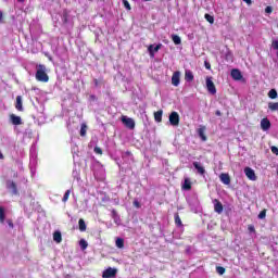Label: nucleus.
Here are the masks:
<instances>
[{
  "instance_id": "nucleus-18",
  "label": "nucleus",
  "mask_w": 278,
  "mask_h": 278,
  "mask_svg": "<svg viewBox=\"0 0 278 278\" xmlns=\"http://www.w3.org/2000/svg\"><path fill=\"white\" fill-rule=\"evenodd\" d=\"M163 114H164V111H162V110H159V111L154 112V121L156 123H162Z\"/></svg>"
},
{
  "instance_id": "nucleus-45",
  "label": "nucleus",
  "mask_w": 278,
  "mask_h": 278,
  "mask_svg": "<svg viewBox=\"0 0 278 278\" xmlns=\"http://www.w3.org/2000/svg\"><path fill=\"white\" fill-rule=\"evenodd\" d=\"M0 23H3V12L0 11Z\"/></svg>"
},
{
  "instance_id": "nucleus-15",
  "label": "nucleus",
  "mask_w": 278,
  "mask_h": 278,
  "mask_svg": "<svg viewBox=\"0 0 278 278\" xmlns=\"http://www.w3.org/2000/svg\"><path fill=\"white\" fill-rule=\"evenodd\" d=\"M193 168H195V170H198L199 175H205V167H203L201 165V163L199 162H193Z\"/></svg>"
},
{
  "instance_id": "nucleus-44",
  "label": "nucleus",
  "mask_w": 278,
  "mask_h": 278,
  "mask_svg": "<svg viewBox=\"0 0 278 278\" xmlns=\"http://www.w3.org/2000/svg\"><path fill=\"white\" fill-rule=\"evenodd\" d=\"M93 84H94L96 88H99V79L94 78Z\"/></svg>"
},
{
  "instance_id": "nucleus-38",
  "label": "nucleus",
  "mask_w": 278,
  "mask_h": 278,
  "mask_svg": "<svg viewBox=\"0 0 278 278\" xmlns=\"http://www.w3.org/2000/svg\"><path fill=\"white\" fill-rule=\"evenodd\" d=\"M248 231H250V233H255V226L249 225L248 226Z\"/></svg>"
},
{
  "instance_id": "nucleus-10",
  "label": "nucleus",
  "mask_w": 278,
  "mask_h": 278,
  "mask_svg": "<svg viewBox=\"0 0 278 278\" xmlns=\"http://www.w3.org/2000/svg\"><path fill=\"white\" fill-rule=\"evenodd\" d=\"M261 129H263V131H268V129H270V119H268V117L261 121Z\"/></svg>"
},
{
  "instance_id": "nucleus-49",
  "label": "nucleus",
  "mask_w": 278,
  "mask_h": 278,
  "mask_svg": "<svg viewBox=\"0 0 278 278\" xmlns=\"http://www.w3.org/2000/svg\"><path fill=\"white\" fill-rule=\"evenodd\" d=\"M0 160H3V153L0 151Z\"/></svg>"
},
{
  "instance_id": "nucleus-36",
  "label": "nucleus",
  "mask_w": 278,
  "mask_h": 278,
  "mask_svg": "<svg viewBox=\"0 0 278 278\" xmlns=\"http://www.w3.org/2000/svg\"><path fill=\"white\" fill-rule=\"evenodd\" d=\"M216 270H217L218 275H225V267H223V266H217V267H216Z\"/></svg>"
},
{
  "instance_id": "nucleus-20",
  "label": "nucleus",
  "mask_w": 278,
  "mask_h": 278,
  "mask_svg": "<svg viewBox=\"0 0 278 278\" xmlns=\"http://www.w3.org/2000/svg\"><path fill=\"white\" fill-rule=\"evenodd\" d=\"M174 220L177 227H184V223L181 222V217H179V213H175Z\"/></svg>"
},
{
  "instance_id": "nucleus-32",
  "label": "nucleus",
  "mask_w": 278,
  "mask_h": 278,
  "mask_svg": "<svg viewBox=\"0 0 278 278\" xmlns=\"http://www.w3.org/2000/svg\"><path fill=\"white\" fill-rule=\"evenodd\" d=\"M268 97L269 99H277V90L276 89L269 90Z\"/></svg>"
},
{
  "instance_id": "nucleus-43",
  "label": "nucleus",
  "mask_w": 278,
  "mask_h": 278,
  "mask_svg": "<svg viewBox=\"0 0 278 278\" xmlns=\"http://www.w3.org/2000/svg\"><path fill=\"white\" fill-rule=\"evenodd\" d=\"M204 66L207 71H210L212 68V65L210 64V62H205Z\"/></svg>"
},
{
  "instance_id": "nucleus-33",
  "label": "nucleus",
  "mask_w": 278,
  "mask_h": 278,
  "mask_svg": "<svg viewBox=\"0 0 278 278\" xmlns=\"http://www.w3.org/2000/svg\"><path fill=\"white\" fill-rule=\"evenodd\" d=\"M71 197V190H67L64 195H63V203H66V201H68V198Z\"/></svg>"
},
{
  "instance_id": "nucleus-7",
  "label": "nucleus",
  "mask_w": 278,
  "mask_h": 278,
  "mask_svg": "<svg viewBox=\"0 0 278 278\" xmlns=\"http://www.w3.org/2000/svg\"><path fill=\"white\" fill-rule=\"evenodd\" d=\"M214 203V212H216V214H223V203L220 201H218V199L213 200Z\"/></svg>"
},
{
  "instance_id": "nucleus-25",
  "label": "nucleus",
  "mask_w": 278,
  "mask_h": 278,
  "mask_svg": "<svg viewBox=\"0 0 278 278\" xmlns=\"http://www.w3.org/2000/svg\"><path fill=\"white\" fill-rule=\"evenodd\" d=\"M79 247L81 251H86L88 249V241L86 239H80Z\"/></svg>"
},
{
  "instance_id": "nucleus-4",
  "label": "nucleus",
  "mask_w": 278,
  "mask_h": 278,
  "mask_svg": "<svg viewBox=\"0 0 278 278\" xmlns=\"http://www.w3.org/2000/svg\"><path fill=\"white\" fill-rule=\"evenodd\" d=\"M122 123L127 127L128 129H136V122L131 117L123 116Z\"/></svg>"
},
{
  "instance_id": "nucleus-29",
  "label": "nucleus",
  "mask_w": 278,
  "mask_h": 278,
  "mask_svg": "<svg viewBox=\"0 0 278 278\" xmlns=\"http://www.w3.org/2000/svg\"><path fill=\"white\" fill-rule=\"evenodd\" d=\"M204 18H205V21H207V23H210L211 25H214V16L213 15L206 13L204 15Z\"/></svg>"
},
{
  "instance_id": "nucleus-42",
  "label": "nucleus",
  "mask_w": 278,
  "mask_h": 278,
  "mask_svg": "<svg viewBox=\"0 0 278 278\" xmlns=\"http://www.w3.org/2000/svg\"><path fill=\"white\" fill-rule=\"evenodd\" d=\"M132 204L135 207L140 208V202L138 200H135Z\"/></svg>"
},
{
  "instance_id": "nucleus-23",
  "label": "nucleus",
  "mask_w": 278,
  "mask_h": 278,
  "mask_svg": "<svg viewBox=\"0 0 278 278\" xmlns=\"http://www.w3.org/2000/svg\"><path fill=\"white\" fill-rule=\"evenodd\" d=\"M8 188H10L13 194H18V189L16 188V182L10 181Z\"/></svg>"
},
{
  "instance_id": "nucleus-9",
  "label": "nucleus",
  "mask_w": 278,
  "mask_h": 278,
  "mask_svg": "<svg viewBox=\"0 0 278 278\" xmlns=\"http://www.w3.org/2000/svg\"><path fill=\"white\" fill-rule=\"evenodd\" d=\"M230 75L235 81H240V79H242V72H240L238 68L232 70Z\"/></svg>"
},
{
  "instance_id": "nucleus-6",
  "label": "nucleus",
  "mask_w": 278,
  "mask_h": 278,
  "mask_svg": "<svg viewBox=\"0 0 278 278\" xmlns=\"http://www.w3.org/2000/svg\"><path fill=\"white\" fill-rule=\"evenodd\" d=\"M244 174L251 181H255L257 179V176H255V170H253L251 167H245Z\"/></svg>"
},
{
  "instance_id": "nucleus-35",
  "label": "nucleus",
  "mask_w": 278,
  "mask_h": 278,
  "mask_svg": "<svg viewBox=\"0 0 278 278\" xmlns=\"http://www.w3.org/2000/svg\"><path fill=\"white\" fill-rule=\"evenodd\" d=\"M258 218H260L261 220H264V218H266V208H264L263 211L260 212Z\"/></svg>"
},
{
  "instance_id": "nucleus-1",
  "label": "nucleus",
  "mask_w": 278,
  "mask_h": 278,
  "mask_svg": "<svg viewBox=\"0 0 278 278\" xmlns=\"http://www.w3.org/2000/svg\"><path fill=\"white\" fill-rule=\"evenodd\" d=\"M35 77L37 81H42L43 84H47V81H49V75L47 74V66L42 64L37 65V72L35 74Z\"/></svg>"
},
{
  "instance_id": "nucleus-12",
  "label": "nucleus",
  "mask_w": 278,
  "mask_h": 278,
  "mask_svg": "<svg viewBox=\"0 0 278 278\" xmlns=\"http://www.w3.org/2000/svg\"><path fill=\"white\" fill-rule=\"evenodd\" d=\"M10 121L12 125H23V119L21 118V116H17L15 114L10 115Z\"/></svg>"
},
{
  "instance_id": "nucleus-50",
  "label": "nucleus",
  "mask_w": 278,
  "mask_h": 278,
  "mask_svg": "<svg viewBox=\"0 0 278 278\" xmlns=\"http://www.w3.org/2000/svg\"><path fill=\"white\" fill-rule=\"evenodd\" d=\"M91 99H96V97H94V96H91Z\"/></svg>"
},
{
  "instance_id": "nucleus-31",
  "label": "nucleus",
  "mask_w": 278,
  "mask_h": 278,
  "mask_svg": "<svg viewBox=\"0 0 278 278\" xmlns=\"http://www.w3.org/2000/svg\"><path fill=\"white\" fill-rule=\"evenodd\" d=\"M88 129V126L84 123L81 124V127H80V136L84 138V136H86V131Z\"/></svg>"
},
{
  "instance_id": "nucleus-48",
  "label": "nucleus",
  "mask_w": 278,
  "mask_h": 278,
  "mask_svg": "<svg viewBox=\"0 0 278 278\" xmlns=\"http://www.w3.org/2000/svg\"><path fill=\"white\" fill-rule=\"evenodd\" d=\"M18 3H25V0H17Z\"/></svg>"
},
{
  "instance_id": "nucleus-28",
  "label": "nucleus",
  "mask_w": 278,
  "mask_h": 278,
  "mask_svg": "<svg viewBox=\"0 0 278 278\" xmlns=\"http://www.w3.org/2000/svg\"><path fill=\"white\" fill-rule=\"evenodd\" d=\"M225 60H226V62H233V53L231 51H228L225 54Z\"/></svg>"
},
{
  "instance_id": "nucleus-47",
  "label": "nucleus",
  "mask_w": 278,
  "mask_h": 278,
  "mask_svg": "<svg viewBox=\"0 0 278 278\" xmlns=\"http://www.w3.org/2000/svg\"><path fill=\"white\" fill-rule=\"evenodd\" d=\"M245 3L251 4V0H243Z\"/></svg>"
},
{
  "instance_id": "nucleus-21",
  "label": "nucleus",
  "mask_w": 278,
  "mask_h": 278,
  "mask_svg": "<svg viewBox=\"0 0 278 278\" xmlns=\"http://www.w3.org/2000/svg\"><path fill=\"white\" fill-rule=\"evenodd\" d=\"M53 240H54V242H56V244H60V242H62V232L54 231Z\"/></svg>"
},
{
  "instance_id": "nucleus-41",
  "label": "nucleus",
  "mask_w": 278,
  "mask_h": 278,
  "mask_svg": "<svg viewBox=\"0 0 278 278\" xmlns=\"http://www.w3.org/2000/svg\"><path fill=\"white\" fill-rule=\"evenodd\" d=\"M7 223L11 229H14V223H12V219H8Z\"/></svg>"
},
{
  "instance_id": "nucleus-14",
  "label": "nucleus",
  "mask_w": 278,
  "mask_h": 278,
  "mask_svg": "<svg viewBox=\"0 0 278 278\" xmlns=\"http://www.w3.org/2000/svg\"><path fill=\"white\" fill-rule=\"evenodd\" d=\"M15 110H17V112H23V97L21 96L16 97Z\"/></svg>"
},
{
  "instance_id": "nucleus-26",
  "label": "nucleus",
  "mask_w": 278,
  "mask_h": 278,
  "mask_svg": "<svg viewBox=\"0 0 278 278\" xmlns=\"http://www.w3.org/2000/svg\"><path fill=\"white\" fill-rule=\"evenodd\" d=\"M0 223H5V208L3 206H0Z\"/></svg>"
},
{
  "instance_id": "nucleus-11",
  "label": "nucleus",
  "mask_w": 278,
  "mask_h": 278,
  "mask_svg": "<svg viewBox=\"0 0 278 278\" xmlns=\"http://www.w3.org/2000/svg\"><path fill=\"white\" fill-rule=\"evenodd\" d=\"M180 77H181V73L179 72H175L172 76V84L173 86H179L180 84Z\"/></svg>"
},
{
  "instance_id": "nucleus-39",
  "label": "nucleus",
  "mask_w": 278,
  "mask_h": 278,
  "mask_svg": "<svg viewBox=\"0 0 278 278\" xmlns=\"http://www.w3.org/2000/svg\"><path fill=\"white\" fill-rule=\"evenodd\" d=\"M265 12L266 14H273V7H266Z\"/></svg>"
},
{
  "instance_id": "nucleus-8",
  "label": "nucleus",
  "mask_w": 278,
  "mask_h": 278,
  "mask_svg": "<svg viewBox=\"0 0 278 278\" xmlns=\"http://www.w3.org/2000/svg\"><path fill=\"white\" fill-rule=\"evenodd\" d=\"M219 179L225 186H229V184H231V177L227 173H222L219 175Z\"/></svg>"
},
{
  "instance_id": "nucleus-22",
  "label": "nucleus",
  "mask_w": 278,
  "mask_h": 278,
  "mask_svg": "<svg viewBox=\"0 0 278 278\" xmlns=\"http://www.w3.org/2000/svg\"><path fill=\"white\" fill-rule=\"evenodd\" d=\"M115 244H116L117 249H125V239L117 238L115 241Z\"/></svg>"
},
{
  "instance_id": "nucleus-40",
  "label": "nucleus",
  "mask_w": 278,
  "mask_h": 278,
  "mask_svg": "<svg viewBox=\"0 0 278 278\" xmlns=\"http://www.w3.org/2000/svg\"><path fill=\"white\" fill-rule=\"evenodd\" d=\"M271 153H274V155H278V148L277 147H271Z\"/></svg>"
},
{
  "instance_id": "nucleus-2",
  "label": "nucleus",
  "mask_w": 278,
  "mask_h": 278,
  "mask_svg": "<svg viewBox=\"0 0 278 278\" xmlns=\"http://www.w3.org/2000/svg\"><path fill=\"white\" fill-rule=\"evenodd\" d=\"M118 269L109 267L103 270L102 278H116Z\"/></svg>"
},
{
  "instance_id": "nucleus-5",
  "label": "nucleus",
  "mask_w": 278,
  "mask_h": 278,
  "mask_svg": "<svg viewBox=\"0 0 278 278\" xmlns=\"http://www.w3.org/2000/svg\"><path fill=\"white\" fill-rule=\"evenodd\" d=\"M169 124L173 125V127L179 126V113L174 111L169 114Z\"/></svg>"
},
{
  "instance_id": "nucleus-30",
  "label": "nucleus",
  "mask_w": 278,
  "mask_h": 278,
  "mask_svg": "<svg viewBox=\"0 0 278 278\" xmlns=\"http://www.w3.org/2000/svg\"><path fill=\"white\" fill-rule=\"evenodd\" d=\"M172 40L174 45H179L181 42V37H179L178 35H172Z\"/></svg>"
},
{
  "instance_id": "nucleus-46",
  "label": "nucleus",
  "mask_w": 278,
  "mask_h": 278,
  "mask_svg": "<svg viewBox=\"0 0 278 278\" xmlns=\"http://www.w3.org/2000/svg\"><path fill=\"white\" fill-rule=\"evenodd\" d=\"M215 114H216V116H222L220 111H216Z\"/></svg>"
},
{
  "instance_id": "nucleus-13",
  "label": "nucleus",
  "mask_w": 278,
  "mask_h": 278,
  "mask_svg": "<svg viewBox=\"0 0 278 278\" xmlns=\"http://www.w3.org/2000/svg\"><path fill=\"white\" fill-rule=\"evenodd\" d=\"M162 49V43L156 45L153 48V45H150L148 48V51L150 53V55L153 58L154 53H157V51H160Z\"/></svg>"
},
{
  "instance_id": "nucleus-3",
  "label": "nucleus",
  "mask_w": 278,
  "mask_h": 278,
  "mask_svg": "<svg viewBox=\"0 0 278 278\" xmlns=\"http://www.w3.org/2000/svg\"><path fill=\"white\" fill-rule=\"evenodd\" d=\"M206 89L210 94H216V85H214V80H212V76L206 77Z\"/></svg>"
},
{
  "instance_id": "nucleus-17",
  "label": "nucleus",
  "mask_w": 278,
  "mask_h": 278,
  "mask_svg": "<svg viewBox=\"0 0 278 278\" xmlns=\"http://www.w3.org/2000/svg\"><path fill=\"white\" fill-rule=\"evenodd\" d=\"M186 81H194V74L190 70H186L185 72Z\"/></svg>"
},
{
  "instance_id": "nucleus-19",
  "label": "nucleus",
  "mask_w": 278,
  "mask_h": 278,
  "mask_svg": "<svg viewBox=\"0 0 278 278\" xmlns=\"http://www.w3.org/2000/svg\"><path fill=\"white\" fill-rule=\"evenodd\" d=\"M182 190H192V181H190V178H185Z\"/></svg>"
},
{
  "instance_id": "nucleus-34",
  "label": "nucleus",
  "mask_w": 278,
  "mask_h": 278,
  "mask_svg": "<svg viewBox=\"0 0 278 278\" xmlns=\"http://www.w3.org/2000/svg\"><path fill=\"white\" fill-rule=\"evenodd\" d=\"M122 1H123V4H124V8L126 10L130 11L131 10V4H129V1H127V0H122Z\"/></svg>"
},
{
  "instance_id": "nucleus-37",
  "label": "nucleus",
  "mask_w": 278,
  "mask_h": 278,
  "mask_svg": "<svg viewBox=\"0 0 278 278\" xmlns=\"http://www.w3.org/2000/svg\"><path fill=\"white\" fill-rule=\"evenodd\" d=\"M94 153H97L98 155H103V150L99 147L94 148Z\"/></svg>"
},
{
  "instance_id": "nucleus-24",
  "label": "nucleus",
  "mask_w": 278,
  "mask_h": 278,
  "mask_svg": "<svg viewBox=\"0 0 278 278\" xmlns=\"http://www.w3.org/2000/svg\"><path fill=\"white\" fill-rule=\"evenodd\" d=\"M268 109H269L271 112H278V102H269V103H268Z\"/></svg>"
},
{
  "instance_id": "nucleus-27",
  "label": "nucleus",
  "mask_w": 278,
  "mask_h": 278,
  "mask_svg": "<svg viewBox=\"0 0 278 278\" xmlns=\"http://www.w3.org/2000/svg\"><path fill=\"white\" fill-rule=\"evenodd\" d=\"M78 227H79V231H86V222L84 220V218H80L78 220Z\"/></svg>"
},
{
  "instance_id": "nucleus-16",
  "label": "nucleus",
  "mask_w": 278,
  "mask_h": 278,
  "mask_svg": "<svg viewBox=\"0 0 278 278\" xmlns=\"http://www.w3.org/2000/svg\"><path fill=\"white\" fill-rule=\"evenodd\" d=\"M205 126H200V128L198 129V135L203 142L207 140V136H205Z\"/></svg>"
}]
</instances>
